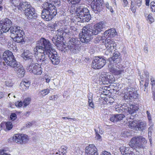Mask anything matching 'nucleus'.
Listing matches in <instances>:
<instances>
[{
	"mask_svg": "<svg viewBox=\"0 0 155 155\" xmlns=\"http://www.w3.org/2000/svg\"><path fill=\"white\" fill-rule=\"evenodd\" d=\"M129 95L130 99L133 98L136 99L137 97L138 94L137 93V91L133 88L129 89Z\"/></svg>",
	"mask_w": 155,
	"mask_h": 155,
	"instance_id": "28",
	"label": "nucleus"
},
{
	"mask_svg": "<svg viewBox=\"0 0 155 155\" xmlns=\"http://www.w3.org/2000/svg\"><path fill=\"white\" fill-rule=\"evenodd\" d=\"M81 0H67L69 3L72 5L75 4L79 3Z\"/></svg>",
	"mask_w": 155,
	"mask_h": 155,
	"instance_id": "40",
	"label": "nucleus"
},
{
	"mask_svg": "<svg viewBox=\"0 0 155 155\" xmlns=\"http://www.w3.org/2000/svg\"><path fill=\"white\" fill-rule=\"evenodd\" d=\"M85 152L87 155H98L97 149L93 144L89 145L85 148Z\"/></svg>",
	"mask_w": 155,
	"mask_h": 155,
	"instance_id": "16",
	"label": "nucleus"
},
{
	"mask_svg": "<svg viewBox=\"0 0 155 155\" xmlns=\"http://www.w3.org/2000/svg\"><path fill=\"white\" fill-rule=\"evenodd\" d=\"M105 46L106 48H115L116 44L113 39H106L105 41Z\"/></svg>",
	"mask_w": 155,
	"mask_h": 155,
	"instance_id": "26",
	"label": "nucleus"
},
{
	"mask_svg": "<svg viewBox=\"0 0 155 155\" xmlns=\"http://www.w3.org/2000/svg\"><path fill=\"white\" fill-rule=\"evenodd\" d=\"M119 150L121 153L123 155H133L132 153V151L129 147L122 146L119 148Z\"/></svg>",
	"mask_w": 155,
	"mask_h": 155,
	"instance_id": "22",
	"label": "nucleus"
},
{
	"mask_svg": "<svg viewBox=\"0 0 155 155\" xmlns=\"http://www.w3.org/2000/svg\"><path fill=\"white\" fill-rule=\"evenodd\" d=\"M23 81L24 84L26 87V88L27 87L28 88L30 86V82L29 81L26 80V81Z\"/></svg>",
	"mask_w": 155,
	"mask_h": 155,
	"instance_id": "46",
	"label": "nucleus"
},
{
	"mask_svg": "<svg viewBox=\"0 0 155 155\" xmlns=\"http://www.w3.org/2000/svg\"><path fill=\"white\" fill-rule=\"evenodd\" d=\"M138 122L137 120H132L129 121L128 125L129 127L131 129H135L137 130Z\"/></svg>",
	"mask_w": 155,
	"mask_h": 155,
	"instance_id": "29",
	"label": "nucleus"
},
{
	"mask_svg": "<svg viewBox=\"0 0 155 155\" xmlns=\"http://www.w3.org/2000/svg\"><path fill=\"white\" fill-rule=\"evenodd\" d=\"M121 57L120 53L118 51H115L113 53V57L111 58V64L109 65L108 67L110 71L114 74L118 75L123 74L124 72V68L121 65L117 64L121 61Z\"/></svg>",
	"mask_w": 155,
	"mask_h": 155,
	"instance_id": "4",
	"label": "nucleus"
},
{
	"mask_svg": "<svg viewBox=\"0 0 155 155\" xmlns=\"http://www.w3.org/2000/svg\"><path fill=\"white\" fill-rule=\"evenodd\" d=\"M71 43V44L72 43L73 45H75V46H74L75 48H76L78 45L79 46L80 41L77 38H71L68 42V43Z\"/></svg>",
	"mask_w": 155,
	"mask_h": 155,
	"instance_id": "31",
	"label": "nucleus"
},
{
	"mask_svg": "<svg viewBox=\"0 0 155 155\" xmlns=\"http://www.w3.org/2000/svg\"><path fill=\"white\" fill-rule=\"evenodd\" d=\"M105 6L111 12H113V10L112 7L111 6H110L108 2H107L106 3Z\"/></svg>",
	"mask_w": 155,
	"mask_h": 155,
	"instance_id": "42",
	"label": "nucleus"
},
{
	"mask_svg": "<svg viewBox=\"0 0 155 155\" xmlns=\"http://www.w3.org/2000/svg\"><path fill=\"white\" fill-rule=\"evenodd\" d=\"M140 142H141L143 143L144 144H146L147 143V141L146 139L142 136H139Z\"/></svg>",
	"mask_w": 155,
	"mask_h": 155,
	"instance_id": "43",
	"label": "nucleus"
},
{
	"mask_svg": "<svg viewBox=\"0 0 155 155\" xmlns=\"http://www.w3.org/2000/svg\"><path fill=\"white\" fill-rule=\"evenodd\" d=\"M22 0H10L11 6H14L18 8V7L21 3Z\"/></svg>",
	"mask_w": 155,
	"mask_h": 155,
	"instance_id": "32",
	"label": "nucleus"
},
{
	"mask_svg": "<svg viewBox=\"0 0 155 155\" xmlns=\"http://www.w3.org/2000/svg\"><path fill=\"white\" fill-rule=\"evenodd\" d=\"M5 83L6 86H8V87H10L13 85V83L10 82L8 81H6Z\"/></svg>",
	"mask_w": 155,
	"mask_h": 155,
	"instance_id": "51",
	"label": "nucleus"
},
{
	"mask_svg": "<svg viewBox=\"0 0 155 155\" xmlns=\"http://www.w3.org/2000/svg\"><path fill=\"white\" fill-rule=\"evenodd\" d=\"M123 2V5L125 7L127 6L128 3V2L127 0H121Z\"/></svg>",
	"mask_w": 155,
	"mask_h": 155,
	"instance_id": "52",
	"label": "nucleus"
},
{
	"mask_svg": "<svg viewBox=\"0 0 155 155\" xmlns=\"http://www.w3.org/2000/svg\"><path fill=\"white\" fill-rule=\"evenodd\" d=\"M103 1L102 0H96L92 2L91 7L94 12L96 14L100 12L103 8Z\"/></svg>",
	"mask_w": 155,
	"mask_h": 155,
	"instance_id": "11",
	"label": "nucleus"
},
{
	"mask_svg": "<svg viewBox=\"0 0 155 155\" xmlns=\"http://www.w3.org/2000/svg\"><path fill=\"white\" fill-rule=\"evenodd\" d=\"M68 43L67 45H64L63 47H64L66 50H70V51L74 53H76L78 51L79 48V46L78 45L77 48H75L74 46L75 45H73L72 44Z\"/></svg>",
	"mask_w": 155,
	"mask_h": 155,
	"instance_id": "19",
	"label": "nucleus"
},
{
	"mask_svg": "<svg viewBox=\"0 0 155 155\" xmlns=\"http://www.w3.org/2000/svg\"><path fill=\"white\" fill-rule=\"evenodd\" d=\"M147 123L145 121L137 122V130L143 131L146 128Z\"/></svg>",
	"mask_w": 155,
	"mask_h": 155,
	"instance_id": "27",
	"label": "nucleus"
},
{
	"mask_svg": "<svg viewBox=\"0 0 155 155\" xmlns=\"http://www.w3.org/2000/svg\"><path fill=\"white\" fill-rule=\"evenodd\" d=\"M13 140L18 143H25L28 142V139L27 135L17 134L13 136Z\"/></svg>",
	"mask_w": 155,
	"mask_h": 155,
	"instance_id": "12",
	"label": "nucleus"
},
{
	"mask_svg": "<svg viewBox=\"0 0 155 155\" xmlns=\"http://www.w3.org/2000/svg\"><path fill=\"white\" fill-rule=\"evenodd\" d=\"M48 26L49 29L51 31L54 30V29H55L54 28H53V27H52V24H49Z\"/></svg>",
	"mask_w": 155,
	"mask_h": 155,
	"instance_id": "58",
	"label": "nucleus"
},
{
	"mask_svg": "<svg viewBox=\"0 0 155 155\" xmlns=\"http://www.w3.org/2000/svg\"><path fill=\"white\" fill-rule=\"evenodd\" d=\"M17 118L16 115L14 113H12L10 115V118L12 120H15Z\"/></svg>",
	"mask_w": 155,
	"mask_h": 155,
	"instance_id": "47",
	"label": "nucleus"
},
{
	"mask_svg": "<svg viewBox=\"0 0 155 155\" xmlns=\"http://www.w3.org/2000/svg\"><path fill=\"white\" fill-rule=\"evenodd\" d=\"M101 155H111L110 153L106 151H104L102 153Z\"/></svg>",
	"mask_w": 155,
	"mask_h": 155,
	"instance_id": "55",
	"label": "nucleus"
},
{
	"mask_svg": "<svg viewBox=\"0 0 155 155\" xmlns=\"http://www.w3.org/2000/svg\"><path fill=\"white\" fill-rule=\"evenodd\" d=\"M68 147L66 146H62L60 149V152H61L63 154H65L67 151Z\"/></svg>",
	"mask_w": 155,
	"mask_h": 155,
	"instance_id": "35",
	"label": "nucleus"
},
{
	"mask_svg": "<svg viewBox=\"0 0 155 155\" xmlns=\"http://www.w3.org/2000/svg\"><path fill=\"white\" fill-rule=\"evenodd\" d=\"M110 76L109 74H101L99 77V80L103 82H105L106 84H107V82L111 83L112 77H110Z\"/></svg>",
	"mask_w": 155,
	"mask_h": 155,
	"instance_id": "23",
	"label": "nucleus"
},
{
	"mask_svg": "<svg viewBox=\"0 0 155 155\" xmlns=\"http://www.w3.org/2000/svg\"><path fill=\"white\" fill-rule=\"evenodd\" d=\"M117 34V33L114 28L108 29L104 33V36H108L110 38L114 37Z\"/></svg>",
	"mask_w": 155,
	"mask_h": 155,
	"instance_id": "25",
	"label": "nucleus"
},
{
	"mask_svg": "<svg viewBox=\"0 0 155 155\" xmlns=\"http://www.w3.org/2000/svg\"><path fill=\"white\" fill-rule=\"evenodd\" d=\"M6 126L8 130H11L12 127V123L10 122H8L6 124Z\"/></svg>",
	"mask_w": 155,
	"mask_h": 155,
	"instance_id": "39",
	"label": "nucleus"
},
{
	"mask_svg": "<svg viewBox=\"0 0 155 155\" xmlns=\"http://www.w3.org/2000/svg\"><path fill=\"white\" fill-rule=\"evenodd\" d=\"M57 35L54 37L52 39L53 43L56 45H59L62 41L63 40V34H66L63 31H61L60 29L57 30Z\"/></svg>",
	"mask_w": 155,
	"mask_h": 155,
	"instance_id": "14",
	"label": "nucleus"
},
{
	"mask_svg": "<svg viewBox=\"0 0 155 155\" xmlns=\"http://www.w3.org/2000/svg\"><path fill=\"white\" fill-rule=\"evenodd\" d=\"M124 97L125 99H130V97L129 95V93H127L124 94Z\"/></svg>",
	"mask_w": 155,
	"mask_h": 155,
	"instance_id": "53",
	"label": "nucleus"
},
{
	"mask_svg": "<svg viewBox=\"0 0 155 155\" xmlns=\"http://www.w3.org/2000/svg\"><path fill=\"white\" fill-rule=\"evenodd\" d=\"M12 23L11 20L6 18L0 21V31L1 33L6 32L9 30L10 36L14 41L17 43H20L24 41L25 37L23 31L19 27L12 26Z\"/></svg>",
	"mask_w": 155,
	"mask_h": 155,
	"instance_id": "1",
	"label": "nucleus"
},
{
	"mask_svg": "<svg viewBox=\"0 0 155 155\" xmlns=\"http://www.w3.org/2000/svg\"><path fill=\"white\" fill-rule=\"evenodd\" d=\"M24 14L28 19H36L37 18V14L35 12V9L34 8H30L26 10Z\"/></svg>",
	"mask_w": 155,
	"mask_h": 155,
	"instance_id": "15",
	"label": "nucleus"
},
{
	"mask_svg": "<svg viewBox=\"0 0 155 155\" xmlns=\"http://www.w3.org/2000/svg\"><path fill=\"white\" fill-rule=\"evenodd\" d=\"M32 7L30 3L28 2H23L21 3L18 7V9L20 11H23L25 12L26 10Z\"/></svg>",
	"mask_w": 155,
	"mask_h": 155,
	"instance_id": "21",
	"label": "nucleus"
},
{
	"mask_svg": "<svg viewBox=\"0 0 155 155\" xmlns=\"http://www.w3.org/2000/svg\"><path fill=\"white\" fill-rule=\"evenodd\" d=\"M58 98V97L57 95H53L50 96L49 97L50 100L55 101Z\"/></svg>",
	"mask_w": 155,
	"mask_h": 155,
	"instance_id": "49",
	"label": "nucleus"
},
{
	"mask_svg": "<svg viewBox=\"0 0 155 155\" xmlns=\"http://www.w3.org/2000/svg\"><path fill=\"white\" fill-rule=\"evenodd\" d=\"M107 48V49L105 52V54L107 55H110L112 53V51L114 48Z\"/></svg>",
	"mask_w": 155,
	"mask_h": 155,
	"instance_id": "38",
	"label": "nucleus"
},
{
	"mask_svg": "<svg viewBox=\"0 0 155 155\" xmlns=\"http://www.w3.org/2000/svg\"><path fill=\"white\" fill-rule=\"evenodd\" d=\"M52 2L51 3H49L45 2L43 4L44 8L42 11L41 16L42 18L45 19L46 21H50L57 14L55 6H59L61 4L60 0H47Z\"/></svg>",
	"mask_w": 155,
	"mask_h": 155,
	"instance_id": "3",
	"label": "nucleus"
},
{
	"mask_svg": "<svg viewBox=\"0 0 155 155\" xmlns=\"http://www.w3.org/2000/svg\"><path fill=\"white\" fill-rule=\"evenodd\" d=\"M37 64L34 63H31L27 68V69L28 71L31 72L33 73V70H35L34 68H35V66H36Z\"/></svg>",
	"mask_w": 155,
	"mask_h": 155,
	"instance_id": "33",
	"label": "nucleus"
},
{
	"mask_svg": "<svg viewBox=\"0 0 155 155\" xmlns=\"http://www.w3.org/2000/svg\"><path fill=\"white\" fill-rule=\"evenodd\" d=\"M125 117V115L123 114H116L111 115L110 120L113 122L120 121Z\"/></svg>",
	"mask_w": 155,
	"mask_h": 155,
	"instance_id": "20",
	"label": "nucleus"
},
{
	"mask_svg": "<svg viewBox=\"0 0 155 155\" xmlns=\"http://www.w3.org/2000/svg\"><path fill=\"white\" fill-rule=\"evenodd\" d=\"M88 103L89 104L90 103H93L92 100V98L91 97H88Z\"/></svg>",
	"mask_w": 155,
	"mask_h": 155,
	"instance_id": "61",
	"label": "nucleus"
},
{
	"mask_svg": "<svg viewBox=\"0 0 155 155\" xmlns=\"http://www.w3.org/2000/svg\"><path fill=\"white\" fill-rule=\"evenodd\" d=\"M76 18L78 21L88 22L91 19V15L88 9L80 5L76 11Z\"/></svg>",
	"mask_w": 155,
	"mask_h": 155,
	"instance_id": "5",
	"label": "nucleus"
},
{
	"mask_svg": "<svg viewBox=\"0 0 155 155\" xmlns=\"http://www.w3.org/2000/svg\"><path fill=\"white\" fill-rule=\"evenodd\" d=\"M24 83L23 81H21L20 84V86L22 89L23 90L25 91L28 88L27 87L26 88V87L24 84Z\"/></svg>",
	"mask_w": 155,
	"mask_h": 155,
	"instance_id": "50",
	"label": "nucleus"
},
{
	"mask_svg": "<svg viewBox=\"0 0 155 155\" xmlns=\"http://www.w3.org/2000/svg\"><path fill=\"white\" fill-rule=\"evenodd\" d=\"M31 101V98L29 97H27L25 99L23 103L24 106L26 107L28 105L30 104Z\"/></svg>",
	"mask_w": 155,
	"mask_h": 155,
	"instance_id": "36",
	"label": "nucleus"
},
{
	"mask_svg": "<svg viewBox=\"0 0 155 155\" xmlns=\"http://www.w3.org/2000/svg\"><path fill=\"white\" fill-rule=\"evenodd\" d=\"M45 42H47L50 45V51L47 53V55L49 59L51 61L52 63L54 65L58 64L60 62V59L59 57L56 54V52H55L54 49L52 48L51 44L50 43L49 41L47 39L44 38Z\"/></svg>",
	"mask_w": 155,
	"mask_h": 155,
	"instance_id": "8",
	"label": "nucleus"
},
{
	"mask_svg": "<svg viewBox=\"0 0 155 155\" xmlns=\"http://www.w3.org/2000/svg\"><path fill=\"white\" fill-rule=\"evenodd\" d=\"M105 26V25L103 21H101L96 24L94 28H91L93 31V33L97 35L101 31V29Z\"/></svg>",
	"mask_w": 155,
	"mask_h": 155,
	"instance_id": "17",
	"label": "nucleus"
},
{
	"mask_svg": "<svg viewBox=\"0 0 155 155\" xmlns=\"http://www.w3.org/2000/svg\"><path fill=\"white\" fill-rule=\"evenodd\" d=\"M15 105L17 107H21L23 105V103L21 101H17L15 103Z\"/></svg>",
	"mask_w": 155,
	"mask_h": 155,
	"instance_id": "48",
	"label": "nucleus"
},
{
	"mask_svg": "<svg viewBox=\"0 0 155 155\" xmlns=\"http://www.w3.org/2000/svg\"><path fill=\"white\" fill-rule=\"evenodd\" d=\"M136 2L137 5L139 7L141 5L142 0H137Z\"/></svg>",
	"mask_w": 155,
	"mask_h": 155,
	"instance_id": "56",
	"label": "nucleus"
},
{
	"mask_svg": "<svg viewBox=\"0 0 155 155\" xmlns=\"http://www.w3.org/2000/svg\"><path fill=\"white\" fill-rule=\"evenodd\" d=\"M2 57L7 64L11 67H14L17 63L13 53L9 50L5 51L3 54Z\"/></svg>",
	"mask_w": 155,
	"mask_h": 155,
	"instance_id": "9",
	"label": "nucleus"
},
{
	"mask_svg": "<svg viewBox=\"0 0 155 155\" xmlns=\"http://www.w3.org/2000/svg\"><path fill=\"white\" fill-rule=\"evenodd\" d=\"M22 57L25 60H30V62H34L32 54L29 51H25L22 54Z\"/></svg>",
	"mask_w": 155,
	"mask_h": 155,
	"instance_id": "24",
	"label": "nucleus"
},
{
	"mask_svg": "<svg viewBox=\"0 0 155 155\" xmlns=\"http://www.w3.org/2000/svg\"><path fill=\"white\" fill-rule=\"evenodd\" d=\"M88 103L89 104L90 103H93L92 100V98L91 97H88Z\"/></svg>",
	"mask_w": 155,
	"mask_h": 155,
	"instance_id": "62",
	"label": "nucleus"
},
{
	"mask_svg": "<svg viewBox=\"0 0 155 155\" xmlns=\"http://www.w3.org/2000/svg\"><path fill=\"white\" fill-rule=\"evenodd\" d=\"M148 82H149V79L148 78H146V80L145 81V84H144L143 87L144 91H145V90L146 89V87H147L148 85Z\"/></svg>",
	"mask_w": 155,
	"mask_h": 155,
	"instance_id": "45",
	"label": "nucleus"
},
{
	"mask_svg": "<svg viewBox=\"0 0 155 155\" xmlns=\"http://www.w3.org/2000/svg\"><path fill=\"white\" fill-rule=\"evenodd\" d=\"M32 125V123H31V122H28V123H27V124H26V127H27V128H29L30 127L31 125Z\"/></svg>",
	"mask_w": 155,
	"mask_h": 155,
	"instance_id": "64",
	"label": "nucleus"
},
{
	"mask_svg": "<svg viewBox=\"0 0 155 155\" xmlns=\"http://www.w3.org/2000/svg\"><path fill=\"white\" fill-rule=\"evenodd\" d=\"M132 153L133 155H139L140 154V153L139 151H137L135 150H134L133 151H132Z\"/></svg>",
	"mask_w": 155,
	"mask_h": 155,
	"instance_id": "54",
	"label": "nucleus"
},
{
	"mask_svg": "<svg viewBox=\"0 0 155 155\" xmlns=\"http://www.w3.org/2000/svg\"><path fill=\"white\" fill-rule=\"evenodd\" d=\"M106 63V60L104 58L96 57L92 61L91 66L94 69H100L103 67Z\"/></svg>",
	"mask_w": 155,
	"mask_h": 155,
	"instance_id": "10",
	"label": "nucleus"
},
{
	"mask_svg": "<svg viewBox=\"0 0 155 155\" xmlns=\"http://www.w3.org/2000/svg\"><path fill=\"white\" fill-rule=\"evenodd\" d=\"M138 108L135 105H131L129 104H124L116 106L115 107V110L118 113L124 112L127 114H131L137 110Z\"/></svg>",
	"mask_w": 155,
	"mask_h": 155,
	"instance_id": "6",
	"label": "nucleus"
},
{
	"mask_svg": "<svg viewBox=\"0 0 155 155\" xmlns=\"http://www.w3.org/2000/svg\"><path fill=\"white\" fill-rule=\"evenodd\" d=\"M88 103L89 104L90 103H93L92 100V98L91 97H88Z\"/></svg>",
	"mask_w": 155,
	"mask_h": 155,
	"instance_id": "60",
	"label": "nucleus"
},
{
	"mask_svg": "<svg viewBox=\"0 0 155 155\" xmlns=\"http://www.w3.org/2000/svg\"><path fill=\"white\" fill-rule=\"evenodd\" d=\"M147 116L148 118V119H151V114L150 112L148 111H147Z\"/></svg>",
	"mask_w": 155,
	"mask_h": 155,
	"instance_id": "59",
	"label": "nucleus"
},
{
	"mask_svg": "<svg viewBox=\"0 0 155 155\" xmlns=\"http://www.w3.org/2000/svg\"><path fill=\"white\" fill-rule=\"evenodd\" d=\"M35 70H33V73L35 74L41 75L42 73L41 68L40 66L38 64H37L36 66H35V68H34Z\"/></svg>",
	"mask_w": 155,
	"mask_h": 155,
	"instance_id": "30",
	"label": "nucleus"
},
{
	"mask_svg": "<svg viewBox=\"0 0 155 155\" xmlns=\"http://www.w3.org/2000/svg\"><path fill=\"white\" fill-rule=\"evenodd\" d=\"M153 124H152L148 128V131L152 132L153 130Z\"/></svg>",
	"mask_w": 155,
	"mask_h": 155,
	"instance_id": "63",
	"label": "nucleus"
},
{
	"mask_svg": "<svg viewBox=\"0 0 155 155\" xmlns=\"http://www.w3.org/2000/svg\"><path fill=\"white\" fill-rule=\"evenodd\" d=\"M15 71L18 73L20 77H22L24 76L25 72L22 65L19 63H16L14 66Z\"/></svg>",
	"mask_w": 155,
	"mask_h": 155,
	"instance_id": "18",
	"label": "nucleus"
},
{
	"mask_svg": "<svg viewBox=\"0 0 155 155\" xmlns=\"http://www.w3.org/2000/svg\"><path fill=\"white\" fill-rule=\"evenodd\" d=\"M96 133V136L95 137L97 139L99 140H101V137L100 135L98 133V131H97V130L94 129Z\"/></svg>",
	"mask_w": 155,
	"mask_h": 155,
	"instance_id": "41",
	"label": "nucleus"
},
{
	"mask_svg": "<svg viewBox=\"0 0 155 155\" xmlns=\"http://www.w3.org/2000/svg\"><path fill=\"white\" fill-rule=\"evenodd\" d=\"M103 39V37H101L100 36H97L94 39V42L95 43H97L99 42H101Z\"/></svg>",
	"mask_w": 155,
	"mask_h": 155,
	"instance_id": "37",
	"label": "nucleus"
},
{
	"mask_svg": "<svg viewBox=\"0 0 155 155\" xmlns=\"http://www.w3.org/2000/svg\"><path fill=\"white\" fill-rule=\"evenodd\" d=\"M49 92V90L47 89L41 90L39 94L42 97H43L48 94Z\"/></svg>",
	"mask_w": 155,
	"mask_h": 155,
	"instance_id": "34",
	"label": "nucleus"
},
{
	"mask_svg": "<svg viewBox=\"0 0 155 155\" xmlns=\"http://www.w3.org/2000/svg\"><path fill=\"white\" fill-rule=\"evenodd\" d=\"M148 19L149 20L150 23H152L154 21V18L152 17L151 15L150 14L148 16Z\"/></svg>",
	"mask_w": 155,
	"mask_h": 155,
	"instance_id": "44",
	"label": "nucleus"
},
{
	"mask_svg": "<svg viewBox=\"0 0 155 155\" xmlns=\"http://www.w3.org/2000/svg\"><path fill=\"white\" fill-rule=\"evenodd\" d=\"M129 146L132 148H143V145L140 142L139 136H135L132 138L129 143Z\"/></svg>",
	"mask_w": 155,
	"mask_h": 155,
	"instance_id": "13",
	"label": "nucleus"
},
{
	"mask_svg": "<svg viewBox=\"0 0 155 155\" xmlns=\"http://www.w3.org/2000/svg\"><path fill=\"white\" fill-rule=\"evenodd\" d=\"M50 45L47 42H45L44 38H41L38 41L36 47L34 49L35 57L38 63L44 66L48 63V61L46 59L45 55L50 51Z\"/></svg>",
	"mask_w": 155,
	"mask_h": 155,
	"instance_id": "2",
	"label": "nucleus"
},
{
	"mask_svg": "<svg viewBox=\"0 0 155 155\" xmlns=\"http://www.w3.org/2000/svg\"><path fill=\"white\" fill-rule=\"evenodd\" d=\"M95 35L93 33L91 28H89L88 26L83 27L81 33L79 35V38L80 41L82 43H87L91 39L92 35Z\"/></svg>",
	"mask_w": 155,
	"mask_h": 155,
	"instance_id": "7",
	"label": "nucleus"
},
{
	"mask_svg": "<svg viewBox=\"0 0 155 155\" xmlns=\"http://www.w3.org/2000/svg\"><path fill=\"white\" fill-rule=\"evenodd\" d=\"M140 87L143 88L144 85L143 84V80L142 79H140Z\"/></svg>",
	"mask_w": 155,
	"mask_h": 155,
	"instance_id": "57",
	"label": "nucleus"
}]
</instances>
